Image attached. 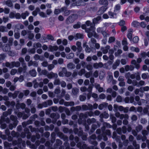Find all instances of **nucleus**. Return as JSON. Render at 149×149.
Here are the masks:
<instances>
[{"mask_svg": "<svg viewBox=\"0 0 149 149\" xmlns=\"http://www.w3.org/2000/svg\"><path fill=\"white\" fill-rule=\"evenodd\" d=\"M86 24L87 26H90L89 28H87L86 29V31L88 33V37L90 38L93 36L95 38H97L98 36L95 32V25L94 24H93L89 21H87L86 22Z\"/></svg>", "mask_w": 149, "mask_h": 149, "instance_id": "f257e3e1", "label": "nucleus"}, {"mask_svg": "<svg viewBox=\"0 0 149 149\" xmlns=\"http://www.w3.org/2000/svg\"><path fill=\"white\" fill-rule=\"evenodd\" d=\"M19 61H13L11 63L6 62L5 63V65L6 67L11 69L14 67H18L20 65V63L22 65H26V63H25L24 58L22 57L19 58Z\"/></svg>", "mask_w": 149, "mask_h": 149, "instance_id": "f03ea898", "label": "nucleus"}, {"mask_svg": "<svg viewBox=\"0 0 149 149\" xmlns=\"http://www.w3.org/2000/svg\"><path fill=\"white\" fill-rule=\"evenodd\" d=\"M78 16L77 14H73L69 16L66 20V23L67 24H69L73 23L78 18Z\"/></svg>", "mask_w": 149, "mask_h": 149, "instance_id": "7ed1b4c3", "label": "nucleus"}, {"mask_svg": "<svg viewBox=\"0 0 149 149\" xmlns=\"http://www.w3.org/2000/svg\"><path fill=\"white\" fill-rule=\"evenodd\" d=\"M81 43L80 42L77 41L76 43V45L77 47V55L78 56L79 53L82 51V48L81 46Z\"/></svg>", "mask_w": 149, "mask_h": 149, "instance_id": "20e7f679", "label": "nucleus"}, {"mask_svg": "<svg viewBox=\"0 0 149 149\" xmlns=\"http://www.w3.org/2000/svg\"><path fill=\"white\" fill-rule=\"evenodd\" d=\"M82 109L84 111L87 110H93V105L92 104H88V105H83L82 106Z\"/></svg>", "mask_w": 149, "mask_h": 149, "instance_id": "39448f33", "label": "nucleus"}, {"mask_svg": "<svg viewBox=\"0 0 149 149\" xmlns=\"http://www.w3.org/2000/svg\"><path fill=\"white\" fill-rule=\"evenodd\" d=\"M84 2L82 0H79L72 4L70 5V7L72 8L75 6H79L82 5H84Z\"/></svg>", "mask_w": 149, "mask_h": 149, "instance_id": "423d86ee", "label": "nucleus"}, {"mask_svg": "<svg viewBox=\"0 0 149 149\" xmlns=\"http://www.w3.org/2000/svg\"><path fill=\"white\" fill-rule=\"evenodd\" d=\"M96 135L95 134H93L90 136V139H91L90 141V143L91 144H92L95 146L97 145V141H93L92 140H95L96 139Z\"/></svg>", "mask_w": 149, "mask_h": 149, "instance_id": "0eeeda50", "label": "nucleus"}, {"mask_svg": "<svg viewBox=\"0 0 149 149\" xmlns=\"http://www.w3.org/2000/svg\"><path fill=\"white\" fill-rule=\"evenodd\" d=\"M23 67H19L18 69V72L20 74L22 72L25 73L27 69L26 65H22Z\"/></svg>", "mask_w": 149, "mask_h": 149, "instance_id": "6e6552de", "label": "nucleus"}, {"mask_svg": "<svg viewBox=\"0 0 149 149\" xmlns=\"http://www.w3.org/2000/svg\"><path fill=\"white\" fill-rule=\"evenodd\" d=\"M110 48V46L107 45L105 47H102L101 48V50L104 54H106L108 52V50Z\"/></svg>", "mask_w": 149, "mask_h": 149, "instance_id": "1a4fd4ad", "label": "nucleus"}, {"mask_svg": "<svg viewBox=\"0 0 149 149\" xmlns=\"http://www.w3.org/2000/svg\"><path fill=\"white\" fill-rule=\"evenodd\" d=\"M85 51L87 53H90L91 51L92 52L94 53L96 52V49L95 48H94L93 47H91L90 48L88 46H86L85 48Z\"/></svg>", "mask_w": 149, "mask_h": 149, "instance_id": "9d476101", "label": "nucleus"}, {"mask_svg": "<svg viewBox=\"0 0 149 149\" xmlns=\"http://www.w3.org/2000/svg\"><path fill=\"white\" fill-rule=\"evenodd\" d=\"M47 77L50 79L52 78H57L58 77V74L56 73H54L53 72H51L47 74Z\"/></svg>", "mask_w": 149, "mask_h": 149, "instance_id": "9b49d317", "label": "nucleus"}, {"mask_svg": "<svg viewBox=\"0 0 149 149\" xmlns=\"http://www.w3.org/2000/svg\"><path fill=\"white\" fill-rule=\"evenodd\" d=\"M50 117L54 120H56L60 117V115L58 113H52L51 114Z\"/></svg>", "mask_w": 149, "mask_h": 149, "instance_id": "f8f14e48", "label": "nucleus"}, {"mask_svg": "<svg viewBox=\"0 0 149 149\" xmlns=\"http://www.w3.org/2000/svg\"><path fill=\"white\" fill-rule=\"evenodd\" d=\"M107 8L105 7L102 6L101 7L97 12V14L100 15L103 14L107 10Z\"/></svg>", "mask_w": 149, "mask_h": 149, "instance_id": "ddd939ff", "label": "nucleus"}, {"mask_svg": "<svg viewBox=\"0 0 149 149\" xmlns=\"http://www.w3.org/2000/svg\"><path fill=\"white\" fill-rule=\"evenodd\" d=\"M5 104L8 107H14L15 104V103L14 101H6Z\"/></svg>", "mask_w": 149, "mask_h": 149, "instance_id": "4468645a", "label": "nucleus"}, {"mask_svg": "<svg viewBox=\"0 0 149 149\" xmlns=\"http://www.w3.org/2000/svg\"><path fill=\"white\" fill-rule=\"evenodd\" d=\"M2 49L4 52H8L10 50V47L9 44H6L2 47Z\"/></svg>", "mask_w": 149, "mask_h": 149, "instance_id": "2eb2a0df", "label": "nucleus"}, {"mask_svg": "<svg viewBox=\"0 0 149 149\" xmlns=\"http://www.w3.org/2000/svg\"><path fill=\"white\" fill-rule=\"evenodd\" d=\"M29 74L33 77H35L37 75V72L34 69L29 70Z\"/></svg>", "mask_w": 149, "mask_h": 149, "instance_id": "dca6fc26", "label": "nucleus"}, {"mask_svg": "<svg viewBox=\"0 0 149 149\" xmlns=\"http://www.w3.org/2000/svg\"><path fill=\"white\" fill-rule=\"evenodd\" d=\"M58 47L57 46H52L50 45L49 47V51L53 52L54 51H56L58 49Z\"/></svg>", "mask_w": 149, "mask_h": 149, "instance_id": "f3484780", "label": "nucleus"}, {"mask_svg": "<svg viewBox=\"0 0 149 149\" xmlns=\"http://www.w3.org/2000/svg\"><path fill=\"white\" fill-rule=\"evenodd\" d=\"M10 118L11 120L14 122V127H16L17 125V118L14 116L11 115L10 116Z\"/></svg>", "mask_w": 149, "mask_h": 149, "instance_id": "a211bd4d", "label": "nucleus"}, {"mask_svg": "<svg viewBox=\"0 0 149 149\" xmlns=\"http://www.w3.org/2000/svg\"><path fill=\"white\" fill-rule=\"evenodd\" d=\"M103 64L100 62L99 63H95L93 64V66L94 68L97 69L99 68H101L103 66Z\"/></svg>", "mask_w": 149, "mask_h": 149, "instance_id": "6ab92c4d", "label": "nucleus"}, {"mask_svg": "<svg viewBox=\"0 0 149 149\" xmlns=\"http://www.w3.org/2000/svg\"><path fill=\"white\" fill-rule=\"evenodd\" d=\"M67 68L69 69L73 70L75 68V65L72 63H70L67 65Z\"/></svg>", "mask_w": 149, "mask_h": 149, "instance_id": "aec40b11", "label": "nucleus"}, {"mask_svg": "<svg viewBox=\"0 0 149 149\" xmlns=\"http://www.w3.org/2000/svg\"><path fill=\"white\" fill-rule=\"evenodd\" d=\"M53 104L52 100H49L43 102V104L44 105V107H47L48 106H49L52 105Z\"/></svg>", "mask_w": 149, "mask_h": 149, "instance_id": "412c9836", "label": "nucleus"}, {"mask_svg": "<svg viewBox=\"0 0 149 149\" xmlns=\"http://www.w3.org/2000/svg\"><path fill=\"white\" fill-rule=\"evenodd\" d=\"M101 19V17L98 16L96 18H94L93 20V23L94 25L97 24L98 23L99 21Z\"/></svg>", "mask_w": 149, "mask_h": 149, "instance_id": "4be33fe9", "label": "nucleus"}, {"mask_svg": "<svg viewBox=\"0 0 149 149\" xmlns=\"http://www.w3.org/2000/svg\"><path fill=\"white\" fill-rule=\"evenodd\" d=\"M140 92L142 93L144 91H149V86L141 87L140 88Z\"/></svg>", "mask_w": 149, "mask_h": 149, "instance_id": "5701e85b", "label": "nucleus"}, {"mask_svg": "<svg viewBox=\"0 0 149 149\" xmlns=\"http://www.w3.org/2000/svg\"><path fill=\"white\" fill-rule=\"evenodd\" d=\"M79 91V89L76 87L72 89V93L74 95H77L78 94Z\"/></svg>", "mask_w": 149, "mask_h": 149, "instance_id": "b1692460", "label": "nucleus"}, {"mask_svg": "<svg viewBox=\"0 0 149 149\" xmlns=\"http://www.w3.org/2000/svg\"><path fill=\"white\" fill-rule=\"evenodd\" d=\"M29 13L27 11H26L24 13H23L21 14V17L23 19H25L26 17L29 16Z\"/></svg>", "mask_w": 149, "mask_h": 149, "instance_id": "393cba45", "label": "nucleus"}, {"mask_svg": "<svg viewBox=\"0 0 149 149\" xmlns=\"http://www.w3.org/2000/svg\"><path fill=\"white\" fill-rule=\"evenodd\" d=\"M83 38V35L80 33H77L74 36V39L75 40H77L79 39L82 38Z\"/></svg>", "mask_w": 149, "mask_h": 149, "instance_id": "a878e982", "label": "nucleus"}, {"mask_svg": "<svg viewBox=\"0 0 149 149\" xmlns=\"http://www.w3.org/2000/svg\"><path fill=\"white\" fill-rule=\"evenodd\" d=\"M42 47L41 44L39 42L34 43L33 45V47L35 48H40Z\"/></svg>", "mask_w": 149, "mask_h": 149, "instance_id": "bb28decb", "label": "nucleus"}, {"mask_svg": "<svg viewBox=\"0 0 149 149\" xmlns=\"http://www.w3.org/2000/svg\"><path fill=\"white\" fill-rule=\"evenodd\" d=\"M114 108L115 109H118L120 111H122L124 110V107L122 106H118L116 104H114Z\"/></svg>", "mask_w": 149, "mask_h": 149, "instance_id": "cd10ccee", "label": "nucleus"}, {"mask_svg": "<svg viewBox=\"0 0 149 149\" xmlns=\"http://www.w3.org/2000/svg\"><path fill=\"white\" fill-rule=\"evenodd\" d=\"M10 12V9L8 8H5L3 9L1 8V13L4 12L6 14H8Z\"/></svg>", "mask_w": 149, "mask_h": 149, "instance_id": "c85d7f7f", "label": "nucleus"}, {"mask_svg": "<svg viewBox=\"0 0 149 149\" xmlns=\"http://www.w3.org/2000/svg\"><path fill=\"white\" fill-rule=\"evenodd\" d=\"M96 121V120L94 118L91 119L88 118L87 121V123L89 125L91 124V123H95Z\"/></svg>", "mask_w": 149, "mask_h": 149, "instance_id": "c756f323", "label": "nucleus"}, {"mask_svg": "<svg viewBox=\"0 0 149 149\" xmlns=\"http://www.w3.org/2000/svg\"><path fill=\"white\" fill-rule=\"evenodd\" d=\"M107 103H103L100 104L98 106L99 109L100 110H102L104 108H105L107 105Z\"/></svg>", "mask_w": 149, "mask_h": 149, "instance_id": "7c9ffc66", "label": "nucleus"}, {"mask_svg": "<svg viewBox=\"0 0 149 149\" xmlns=\"http://www.w3.org/2000/svg\"><path fill=\"white\" fill-rule=\"evenodd\" d=\"M99 3L102 5H107L108 2L107 0H100Z\"/></svg>", "mask_w": 149, "mask_h": 149, "instance_id": "2f4dec72", "label": "nucleus"}, {"mask_svg": "<svg viewBox=\"0 0 149 149\" xmlns=\"http://www.w3.org/2000/svg\"><path fill=\"white\" fill-rule=\"evenodd\" d=\"M85 73V70L84 68H82L78 72V74L80 76H81Z\"/></svg>", "mask_w": 149, "mask_h": 149, "instance_id": "473e14b6", "label": "nucleus"}, {"mask_svg": "<svg viewBox=\"0 0 149 149\" xmlns=\"http://www.w3.org/2000/svg\"><path fill=\"white\" fill-rule=\"evenodd\" d=\"M108 14L111 18H116V14L111 11L108 12Z\"/></svg>", "mask_w": 149, "mask_h": 149, "instance_id": "72a5a7b5", "label": "nucleus"}, {"mask_svg": "<svg viewBox=\"0 0 149 149\" xmlns=\"http://www.w3.org/2000/svg\"><path fill=\"white\" fill-rule=\"evenodd\" d=\"M141 77L143 79H148L149 78V75L148 73H143L141 75Z\"/></svg>", "mask_w": 149, "mask_h": 149, "instance_id": "f704fd0d", "label": "nucleus"}, {"mask_svg": "<svg viewBox=\"0 0 149 149\" xmlns=\"http://www.w3.org/2000/svg\"><path fill=\"white\" fill-rule=\"evenodd\" d=\"M119 118L121 119H123V118L125 119H128L129 116L127 114H121Z\"/></svg>", "mask_w": 149, "mask_h": 149, "instance_id": "c9c22d12", "label": "nucleus"}, {"mask_svg": "<svg viewBox=\"0 0 149 149\" xmlns=\"http://www.w3.org/2000/svg\"><path fill=\"white\" fill-rule=\"evenodd\" d=\"M91 42H89V44L91 47L92 46V44H95L96 43V39L93 38H91Z\"/></svg>", "mask_w": 149, "mask_h": 149, "instance_id": "e433bc0d", "label": "nucleus"}, {"mask_svg": "<svg viewBox=\"0 0 149 149\" xmlns=\"http://www.w3.org/2000/svg\"><path fill=\"white\" fill-rule=\"evenodd\" d=\"M132 25L134 27H137L140 25V23L136 21H134L132 23Z\"/></svg>", "mask_w": 149, "mask_h": 149, "instance_id": "4c0bfd02", "label": "nucleus"}, {"mask_svg": "<svg viewBox=\"0 0 149 149\" xmlns=\"http://www.w3.org/2000/svg\"><path fill=\"white\" fill-rule=\"evenodd\" d=\"M54 82V84L55 85H59L60 84L61 81L59 79L55 78Z\"/></svg>", "mask_w": 149, "mask_h": 149, "instance_id": "58836bf2", "label": "nucleus"}, {"mask_svg": "<svg viewBox=\"0 0 149 149\" xmlns=\"http://www.w3.org/2000/svg\"><path fill=\"white\" fill-rule=\"evenodd\" d=\"M100 116L101 118H107L109 116V115L108 113H104L101 114Z\"/></svg>", "mask_w": 149, "mask_h": 149, "instance_id": "ea45409f", "label": "nucleus"}, {"mask_svg": "<svg viewBox=\"0 0 149 149\" xmlns=\"http://www.w3.org/2000/svg\"><path fill=\"white\" fill-rule=\"evenodd\" d=\"M28 52L31 54H34L36 52V50L35 48L33 47L29 49L28 51Z\"/></svg>", "mask_w": 149, "mask_h": 149, "instance_id": "a19ab883", "label": "nucleus"}, {"mask_svg": "<svg viewBox=\"0 0 149 149\" xmlns=\"http://www.w3.org/2000/svg\"><path fill=\"white\" fill-rule=\"evenodd\" d=\"M27 33H28V38L30 39H32L34 37V34L31 33L30 31H28Z\"/></svg>", "mask_w": 149, "mask_h": 149, "instance_id": "79ce46f5", "label": "nucleus"}, {"mask_svg": "<svg viewBox=\"0 0 149 149\" xmlns=\"http://www.w3.org/2000/svg\"><path fill=\"white\" fill-rule=\"evenodd\" d=\"M101 33L103 36L104 37V38H107V36L109 35L107 31H102Z\"/></svg>", "mask_w": 149, "mask_h": 149, "instance_id": "37998d69", "label": "nucleus"}, {"mask_svg": "<svg viewBox=\"0 0 149 149\" xmlns=\"http://www.w3.org/2000/svg\"><path fill=\"white\" fill-rule=\"evenodd\" d=\"M88 70H91L93 69V65L91 64H87L86 68Z\"/></svg>", "mask_w": 149, "mask_h": 149, "instance_id": "c03bdc74", "label": "nucleus"}, {"mask_svg": "<svg viewBox=\"0 0 149 149\" xmlns=\"http://www.w3.org/2000/svg\"><path fill=\"white\" fill-rule=\"evenodd\" d=\"M134 69V67L130 68L129 65H126L125 66V69L126 71H127L129 70H132Z\"/></svg>", "mask_w": 149, "mask_h": 149, "instance_id": "a18cd8bd", "label": "nucleus"}, {"mask_svg": "<svg viewBox=\"0 0 149 149\" xmlns=\"http://www.w3.org/2000/svg\"><path fill=\"white\" fill-rule=\"evenodd\" d=\"M11 1L10 0H8L6 2V4L8 6L11 7L13 6V4Z\"/></svg>", "mask_w": 149, "mask_h": 149, "instance_id": "49530a36", "label": "nucleus"}, {"mask_svg": "<svg viewBox=\"0 0 149 149\" xmlns=\"http://www.w3.org/2000/svg\"><path fill=\"white\" fill-rule=\"evenodd\" d=\"M143 127L142 125H139L136 128V130L137 132H139L142 130Z\"/></svg>", "mask_w": 149, "mask_h": 149, "instance_id": "de8ad7c7", "label": "nucleus"}, {"mask_svg": "<svg viewBox=\"0 0 149 149\" xmlns=\"http://www.w3.org/2000/svg\"><path fill=\"white\" fill-rule=\"evenodd\" d=\"M61 12V8L60 9H55L54 13L55 15H58Z\"/></svg>", "mask_w": 149, "mask_h": 149, "instance_id": "09e8293b", "label": "nucleus"}, {"mask_svg": "<svg viewBox=\"0 0 149 149\" xmlns=\"http://www.w3.org/2000/svg\"><path fill=\"white\" fill-rule=\"evenodd\" d=\"M116 101L118 102H120L122 101V98L121 96L120 95H118L116 99Z\"/></svg>", "mask_w": 149, "mask_h": 149, "instance_id": "8fccbe9b", "label": "nucleus"}, {"mask_svg": "<svg viewBox=\"0 0 149 149\" xmlns=\"http://www.w3.org/2000/svg\"><path fill=\"white\" fill-rule=\"evenodd\" d=\"M149 109V106H147L146 107L144 108L143 109V112L145 114H147L148 111V110Z\"/></svg>", "mask_w": 149, "mask_h": 149, "instance_id": "3c124183", "label": "nucleus"}, {"mask_svg": "<svg viewBox=\"0 0 149 149\" xmlns=\"http://www.w3.org/2000/svg\"><path fill=\"white\" fill-rule=\"evenodd\" d=\"M74 53H71L67 56L66 58L68 59H70L74 57Z\"/></svg>", "mask_w": 149, "mask_h": 149, "instance_id": "603ef678", "label": "nucleus"}, {"mask_svg": "<svg viewBox=\"0 0 149 149\" xmlns=\"http://www.w3.org/2000/svg\"><path fill=\"white\" fill-rule=\"evenodd\" d=\"M67 10V8L66 6H64L61 8V12H63V14H64Z\"/></svg>", "mask_w": 149, "mask_h": 149, "instance_id": "864d4df0", "label": "nucleus"}, {"mask_svg": "<svg viewBox=\"0 0 149 149\" xmlns=\"http://www.w3.org/2000/svg\"><path fill=\"white\" fill-rule=\"evenodd\" d=\"M67 10V8L66 6H64L61 8V12H63V14H64Z\"/></svg>", "mask_w": 149, "mask_h": 149, "instance_id": "5fc2aeb1", "label": "nucleus"}, {"mask_svg": "<svg viewBox=\"0 0 149 149\" xmlns=\"http://www.w3.org/2000/svg\"><path fill=\"white\" fill-rule=\"evenodd\" d=\"M8 89L6 88L3 89L2 87L1 86V91H2L3 93L4 94L8 92Z\"/></svg>", "mask_w": 149, "mask_h": 149, "instance_id": "6e6d98bb", "label": "nucleus"}, {"mask_svg": "<svg viewBox=\"0 0 149 149\" xmlns=\"http://www.w3.org/2000/svg\"><path fill=\"white\" fill-rule=\"evenodd\" d=\"M78 74V72L76 70H73V72L72 73V76L73 77H76Z\"/></svg>", "mask_w": 149, "mask_h": 149, "instance_id": "4d7b16f0", "label": "nucleus"}, {"mask_svg": "<svg viewBox=\"0 0 149 149\" xmlns=\"http://www.w3.org/2000/svg\"><path fill=\"white\" fill-rule=\"evenodd\" d=\"M86 97L83 95H81L79 96V100L81 101H84L85 100Z\"/></svg>", "mask_w": 149, "mask_h": 149, "instance_id": "13d9d810", "label": "nucleus"}, {"mask_svg": "<svg viewBox=\"0 0 149 149\" xmlns=\"http://www.w3.org/2000/svg\"><path fill=\"white\" fill-rule=\"evenodd\" d=\"M115 40V38L113 37H110L108 40V42L109 43H111V42H114Z\"/></svg>", "mask_w": 149, "mask_h": 149, "instance_id": "bf43d9fd", "label": "nucleus"}, {"mask_svg": "<svg viewBox=\"0 0 149 149\" xmlns=\"http://www.w3.org/2000/svg\"><path fill=\"white\" fill-rule=\"evenodd\" d=\"M17 72V70L16 69H12L10 71V74L12 75H15Z\"/></svg>", "mask_w": 149, "mask_h": 149, "instance_id": "052dcab7", "label": "nucleus"}, {"mask_svg": "<svg viewBox=\"0 0 149 149\" xmlns=\"http://www.w3.org/2000/svg\"><path fill=\"white\" fill-rule=\"evenodd\" d=\"M72 11V10H66L65 13L64 14H63V15L65 16H68L71 13Z\"/></svg>", "mask_w": 149, "mask_h": 149, "instance_id": "680f3d73", "label": "nucleus"}, {"mask_svg": "<svg viewBox=\"0 0 149 149\" xmlns=\"http://www.w3.org/2000/svg\"><path fill=\"white\" fill-rule=\"evenodd\" d=\"M81 26V24L80 23L78 22L73 25V27L74 29H78Z\"/></svg>", "mask_w": 149, "mask_h": 149, "instance_id": "e2e57ef3", "label": "nucleus"}, {"mask_svg": "<svg viewBox=\"0 0 149 149\" xmlns=\"http://www.w3.org/2000/svg\"><path fill=\"white\" fill-rule=\"evenodd\" d=\"M56 143L57 146H59L62 144V142L60 140L57 139L56 140Z\"/></svg>", "mask_w": 149, "mask_h": 149, "instance_id": "0e129e2a", "label": "nucleus"}, {"mask_svg": "<svg viewBox=\"0 0 149 149\" xmlns=\"http://www.w3.org/2000/svg\"><path fill=\"white\" fill-rule=\"evenodd\" d=\"M11 134L13 137H17L19 135L18 133H16L14 131L12 132Z\"/></svg>", "mask_w": 149, "mask_h": 149, "instance_id": "69168bd1", "label": "nucleus"}, {"mask_svg": "<svg viewBox=\"0 0 149 149\" xmlns=\"http://www.w3.org/2000/svg\"><path fill=\"white\" fill-rule=\"evenodd\" d=\"M139 40V38L138 36H135L133 39V41L134 43H137Z\"/></svg>", "mask_w": 149, "mask_h": 149, "instance_id": "338daca9", "label": "nucleus"}, {"mask_svg": "<svg viewBox=\"0 0 149 149\" xmlns=\"http://www.w3.org/2000/svg\"><path fill=\"white\" fill-rule=\"evenodd\" d=\"M15 13L13 12H11L9 14V17L10 18L15 17Z\"/></svg>", "mask_w": 149, "mask_h": 149, "instance_id": "774afa93", "label": "nucleus"}]
</instances>
